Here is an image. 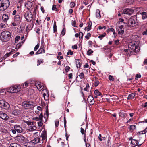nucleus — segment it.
<instances>
[{"label": "nucleus", "mask_w": 147, "mask_h": 147, "mask_svg": "<svg viewBox=\"0 0 147 147\" xmlns=\"http://www.w3.org/2000/svg\"><path fill=\"white\" fill-rule=\"evenodd\" d=\"M11 37L10 32L8 31H5L1 32L0 39L2 41L6 42L9 40Z\"/></svg>", "instance_id": "1"}, {"label": "nucleus", "mask_w": 147, "mask_h": 147, "mask_svg": "<svg viewBox=\"0 0 147 147\" xmlns=\"http://www.w3.org/2000/svg\"><path fill=\"white\" fill-rule=\"evenodd\" d=\"M10 5L9 0H0V11H4Z\"/></svg>", "instance_id": "2"}, {"label": "nucleus", "mask_w": 147, "mask_h": 147, "mask_svg": "<svg viewBox=\"0 0 147 147\" xmlns=\"http://www.w3.org/2000/svg\"><path fill=\"white\" fill-rule=\"evenodd\" d=\"M128 48L131 51V52H135L136 53L138 51L140 47L135 43L131 42L129 44Z\"/></svg>", "instance_id": "3"}, {"label": "nucleus", "mask_w": 147, "mask_h": 147, "mask_svg": "<svg viewBox=\"0 0 147 147\" xmlns=\"http://www.w3.org/2000/svg\"><path fill=\"white\" fill-rule=\"evenodd\" d=\"M21 88L19 85H15L10 87L8 89V92L12 93H16L20 91Z\"/></svg>", "instance_id": "4"}, {"label": "nucleus", "mask_w": 147, "mask_h": 147, "mask_svg": "<svg viewBox=\"0 0 147 147\" xmlns=\"http://www.w3.org/2000/svg\"><path fill=\"white\" fill-rule=\"evenodd\" d=\"M22 105L25 109H28L33 107V103L32 102L26 101L23 102Z\"/></svg>", "instance_id": "5"}, {"label": "nucleus", "mask_w": 147, "mask_h": 147, "mask_svg": "<svg viewBox=\"0 0 147 147\" xmlns=\"http://www.w3.org/2000/svg\"><path fill=\"white\" fill-rule=\"evenodd\" d=\"M0 107L6 110H7L10 107L8 103L3 100H0Z\"/></svg>", "instance_id": "6"}, {"label": "nucleus", "mask_w": 147, "mask_h": 147, "mask_svg": "<svg viewBox=\"0 0 147 147\" xmlns=\"http://www.w3.org/2000/svg\"><path fill=\"white\" fill-rule=\"evenodd\" d=\"M27 138L21 135L18 136L15 138V140L18 142L23 143L26 141Z\"/></svg>", "instance_id": "7"}, {"label": "nucleus", "mask_w": 147, "mask_h": 147, "mask_svg": "<svg viewBox=\"0 0 147 147\" xmlns=\"http://www.w3.org/2000/svg\"><path fill=\"white\" fill-rule=\"evenodd\" d=\"M24 17L28 22H30L33 19V15L30 11H27L24 14Z\"/></svg>", "instance_id": "8"}, {"label": "nucleus", "mask_w": 147, "mask_h": 147, "mask_svg": "<svg viewBox=\"0 0 147 147\" xmlns=\"http://www.w3.org/2000/svg\"><path fill=\"white\" fill-rule=\"evenodd\" d=\"M11 114L16 116H19L21 113L18 107H15L11 111Z\"/></svg>", "instance_id": "9"}, {"label": "nucleus", "mask_w": 147, "mask_h": 147, "mask_svg": "<svg viewBox=\"0 0 147 147\" xmlns=\"http://www.w3.org/2000/svg\"><path fill=\"white\" fill-rule=\"evenodd\" d=\"M134 12V10L130 8H126L123 11V13L131 15Z\"/></svg>", "instance_id": "10"}, {"label": "nucleus", "mask_w": 147, "mask_h": 147, "mask_svg": "<svg viewBox=\"0 0 147 147\" xmlns=\"http://www.w3.org/2000/svg\"><path fill=\"white\" fill-rule=\"evenodd\" d=\"M39 138H42V143H43L44 142H46L47 138L46 131H42L40 136L39 137Z\"/></svg>", "instance_id": "11"}, {"label": "nucleus", "mask_w": 147, "mask_h": 147, "mask_svg": "<svg viewBox=\"0 0 147 147\" xmlns=\"http://www.w3.org/2000/svg\"><path fill=\"white\" fill-rule=\"evenodd\" d=\"M136 20L132 17L131 18L128 20V23L129 25L131 26H134L136 24Z\"/></svg>", "instance_id": "12"}, {"label": "nucleus", "mask_w": 147, "mask_h": 147, "mask_svg": "<svg viewBox=\"0 0 147 147\" xmlns=\"http://www.w3.org/2000/svg\"><path fill=\"white\" fill-rule=\"evenodd\" d=\"M123 27V26L122 25L116 27V30L118 31V34L121 35L124 33V30Z\"/></svg>", "instance_id": "13"}, {"label": "nucleus", "mask_w": 147, "mask_h": 147, "mask_svg": "<svg viewBox=\"0 0 147 147\" xmlns=\"http://www.w3.org/2000/svg\"><path fill=\"white\" fill-rule=\"evenodd\" d=\"M0 118L6 121L9 119V116L5 113H0Z\"/></svg>", "instance_id": "14"}, {"label": "nucleus", "mask_w": 147, "mask_h": 147, "mask_svg": "<svg viewBox=\"0 0 147 147\" xmlns=\"http://www.w3.org/2000/svg\"><path fill=\"white\" fill-rule=\"evenodd\" d=\"M131 142L133 145L135 147H139L142 145V143L139 144H138V141L135 139H132L131 141Z\"/></svg>", "instance_id": "15"}, {"label": "nucleus", "mask_w": 147, "mask_h": 147, "mask_svg": "<svg viewBox=\"0 0 147 147\" xmlns=\"http://www.w3.org/2000/svg\"><path fill=\"white\" fill-rule=\"evenodd\" d=\"M41 138L39 137H38L34 138V139L31 141V142L32 143L37 144L38 143H42V141L40 140Z\"/></svg>", "instance_id": "16"}, {"label": "nucleus", "mask_w": 147, "mask_h": 147, "mask_svg": "<svg viewBox=\"0 0 147 147\" xmlns=\"http://www.w3.org/2000/svg\"><path fill=\"white\" fill-rule=\"evenodd\" d=\"M35 86L39 91L42 90L44 86L40 82H37L35 84Z\"/></svg>", "instance_id": "17"}, {"label": "nucleus", "mask_w": 147, "mask_h": 147, "mask_svg": "<svg viewBox=\"0 0 147 147\" xmlns=\"http://www.w3.org/2000/svg\"><path fill=\"white\" fill-rule=\"evenodd\" d=\"M14 129L18 133H21L23 132V129L19 125H15Z\"/></svg>", "instance_id": "18"}, {"label": "nucleus", "mask_w": 147, "mask_h": 147, "mask_svg": "<svg viewBox=\"0 0 147 147\" xmlns=\"http://www.w3.org/2000/svg\"><path fill=\"white\" fill-rule=\"evenodd\" d=\"M87 100L88 102H90V105H92L94 104V101H93V100H94V98L92 96L90 95L88 97Z\"/></svg>", "instance_id": "19"}, {"label": "nucleus", "mask_w": 147, "mask_h": 147, "mask_svg": "<svg viewBox=\"0 0 147 147\" xmlns=\"http://www.w3.org/2000/svg\"><path fill=\"white\" fill-rule=\"evenodd\" d=\"M2 20L4 22H6L9 19L8 16L7 14H4L2 18Z\"/></svg>", "instance_id": "20"}, {"label": "nucleus", "mask_w": 147, "mask_h": 147, "mask_svg": "<svg viewBox=\"0 0 147 147\" xmlns=\"http://www.w3.org/2000/svg\"><path fill=\"white\" fill-rule=\"evenodd\" d=\"M124 52L127 56H130L132 54V53H133L131 52V51L128 48V49H124Z\"/></svg>", "instance_id": "21"}, {"label": "nucleus", "mask_w": 147, "mask_h": 147, "mask_svg": "<svg viewBox=\"0 0 147 147\" xmlns=\"http://www.w3.org/2000/svg\"><path fill=\"white\" fill-rule=\"evenodd\" d=\"M92 25V23L91 22L88 23V25L87 27H86L85 28V30H87L88 31H89L91 28Z\"/></svg>", "instance_id": "22"}, {"label": "nucleus", "mask_w": 147, "mask_h": 147, "mask_svg": "<svg viewBox=\"0 0 147 147\" xmlns=\"http://www.w3.org/2000/svg\"><path fill=\"white\" fill-rule=\"evenodd\" d=\"M14 19L16 21L20 22L21 20V18L19 15H17L15 16Z\"/></svg>", "instance_id": "23"}, {"label": "nucleus", "mask_w": 147, "mask_h": 147, "mask_svg": "<svg viewBox=\"0 0 147 147\" xmlns=\"http://www.w3.org/2000/svg\"><path fill=\"white\" fill-rule=\"evenodd\" d=\"M10 147H21V146L16 143H11L10 144Z\"/></svg>", "instance_id": "24"}, {"label": "nucleus", "mask_w": 147, "mask_h": 147, "mask_svg": "<svg viewBox=\"0 0 147 147\" xmlns=\"http://www.w3.org/2000/svg\"><path fill=\"white\" fill-rule=\"evenodd\" d=\"M140 13L142 15V19H144L147 18V13L146 12H140Z\"/></svg>", "instance_id": "25"}, {"label": "nucleus", "mask_w": 147, "mask_h": 147, "mask_svg": "<svg viewBox=\"0 0 147 147\" xmlns=\"http://www.w3.org/2000/svg\"><path fill=\"white\" fill-rule=\"evenodd\" d=\"M36 129V127L35 126L33 125L32 126L29 127L28 129L30 131H32Z\"/></svg>", "instance_id": "26"}, {"label": "nucleus", "mask_w": 147, "mask_h": 147, "mask_svg": "<svg viewBox=\"0 0 147 147\" xmlns=\"http://www.w3.org/2000/svg\"><path fill=\"white\" fill-rule=\"evenodd\" d=\"M44 47V45H42L39 49L38 50L40 54L44 53L45 52V50L43 49Z\"/></svg>", "instance_id": "27"}, {"label": "nucleus", "mask_w": 147, "mask_h": 147, "mask_svg": "<svg viewBox=\"0 0 147 147\" xmlns=\"http://www.w3.org/2000/svg\"><path fill=\"white\" fill-rule=\"evenodd\" d=\"M119 115L120 117L123 118H124L127 115L125 113H124L123 112H120L119 113Z\"/></svg>", "instance_id": "28"}, {"label": "nucleus", "mask_w": 147, "mask_h": 147, "mask_svg": "<svg viewBox=\"0 0 147 147\" xmlns=\"http://www.w3.org/2000/svg\"><path fill=\"white\" fill-rule=\"evenodd\" d=\"M135 96V93H131L129 95L128 97L127 98L128 100H129L133 98Z\"/></svg>", "instance_id": "29"}, {"label": "nucleus", "mask_w": 147, "mask_h": 147, "mask_svg": "<svg viewBox=\"0 0 147 147\" xmlns=\"http://www.w3.org/2000/svg\"><path fill=\"white\" fill-rule=\"evenodd\" d=\"M96 16L97 18H100L101 17L100 12L99 9H97L96 11Z\"/></svg>", "instance_id": "30"}, {"label": "nucleus", "mask_w": 147, "mask_h": 147, "mask_svg": "<svg viewBox=\"0 0 147 147\" xmlns=\"http://www.w3.org/2000/svg\"><path fill=\"white\" fill-rule=\"evenodd\" d=\"M13 54L12 51H11L8 53L5 54L4 56V59H5L6 58L9 56Z\"/></svg>", "instance_id": "31"}, {"label": "nucleus", "mask_w": 147, "mask_h": 147, "mask_svg": "<svg viewBox=\"0 0 147 147\" xmlns=\"http://www.w3.org/2000/svg\"><path fill=\"white\" fill-rule=\"evenodd\" d=\"M7 121V123L8 124L10 123H14L15 122V120L12 118H9L8 120Z\"/></svg>", "instance_id": "32"}, {"label": "nucleus", "mask_w": 147, "mask_h": 147, "mask_svg": "<svg viewBox=\"0 0 147 147\" xmlns=\"http://www.w3.org/2000/svg\"><path fill=\"white\" fill-rule=\"evenodd\" d=\"M94 93L96 96H100L102 94L98 90H96L94 91Z\"/></svg>", "instance_id": "33"}, {"label": "nucleus", "mask_w": 147, "mask_h": 147, "mask_svg": "<svg viewBox=\"0 0 147 147\" xmlns=\"http://www.w3.org/2000/svg\"><path fill=\"white\" fill-rule=\"evenodd\" d=\"M23 121L24 122L27 124L28 125H33L34 124L33 122L28 121L26 120H23Z\"/></svg>", "instance_id": "34"}, {"label": "nucleus", "mask_w": 147, "mask_h": 147, "mask_svg": "<svg viewBox=\"0 0 147 147\" xmlns=\"http://www.w3.org/2000/svg\"><path fill=\"white\" fill-rule=\"evenodd\" d=\"M43 95L44 100L48 102H49L48 96L45 93L43 94Z\"/></svg>", "instance_id": "35"}, {"label": "nucleus", "mask_w": 147, "mask_h": 147, "mask_svg": "<svg viewBox=\"0 0 147 147\" xmlns=\"http://www.w3.org/2000/svg\"><path fill=\"white\" fill-rule=\"evenodd\" d=\"M53 28L54 32L55 33L56 32H57V31L56 23L55 21L54 22Z\"/></svg>", "instance_id": "36"}, {"label": "nucleus", "mask_w": 147, "mask_h": 147, "mask_svg": "<svg viewBox=\"0 0 147 147\" xmlns=\"http://www.w3.org/2000/svg\"><path fill=\"white\" fill-rule=\"evenodd\" d=\"M76 66L78 68H79L81 66V63L79 59H77L76 61Z\"/></svg>", "instance_id": "37"}, {"label": "nucleus", "mask_w": 147, "mask_h": 147, "mask_svg": "<svg viewBox=\"0 0 147 147\" xmlns=\"http://www.w3.org/2000/svg\"><path fill=\"white\" fill-rule=\"evenodd\" d=\"M134 1V0H126V3L129 5H131L132 4Z\"/></svg>", "instance_id": "38"}, {"label": "nucleus", "mask_w": 147, "mask_h": 147, "mask_svg": "<svg viewBox=\"0 0 147 147\" xmlns=\"http://www.w3.org/2000/svg\"><path fill=\"white\" fill-rule=\"evenodd\" d=\"M93 52V51L91 49H89L87 51V54L89 55H90Z\"/></svg>", "instance_id": "39"}, {"label": "nucleus", "mask_w": 147, "mask_h": 147, "mask_svg": "<svg viewBox=\"0 0 147 147\" xmlns=\"http://www.w3.org/2000/svg\"><path fill=\"white\" fill-rule=\"evenodd\" d=\"M43 62V60H42L41 59H38L37 60V65L38 66H39V65H40L41 63H42Z\"/></svg>", "instance_id": "40"}, {"label": "nucleus", "mask_w": 147, "mask_h": 147, "mask_svg": "<svg viewBox=\"0 0 147 147\" xmlns=\"http://www.w3.org/2000/svg\"><path fill=\"white\" fill-rule=\"evenodd\" d=\"M109 30L111 32H113V34L114 35V37H115V36H116V34L114 30V29L113 28H109Z\"/></svg>", "instance_id": "41"}, {"label": "nucleus", "mask_w": 147, "mask_h": 147, "mask_svg": "<svg viewBox=\"0 0 147 147\" xmlns=\"http://www.w3.org/2000/svg\"><path fill=\"white\" fill-rule=\"evenodd\" d=\"M108 78L109 80H111L112 81H114V78L111 75H109L108 77Z\"/></svg>", "instance_id": "42"}, {"label": "nucleus", "mask_w": 147, "mask_h": 147, "mask_svg": "<svg viewBox=\"0 0 147 147\" xmlns=\"http://www.w3.org/2000/svg\"><path fill=\"white\" fill-rule=\"evenodd\" d=\"M136 126L134 125H130L129 127V128L130 129L132 130L134 129H136Z\"/></svg>", "instance_id": "43"}, {"label": "nucleus", "mask_w": 147, "mask_h": 147, "mask_svg": "<svg viewBox=\"0 0 147 147\" xmlns=\"http://www.w3.org/2000/svg\"><path fill=\"white\" fill-rule=\"evenodd\" d=\"M80 132L82 135L85 134L86 130H84L82 127L80 128Z\"/></svg>", "instance_id": "44"}, {"label": "nucleus", "mask_w": 147, "mask_h": 147, "mask_svg": "<svg viewBox=\"0 0 147 147\" xmlns=\"http://www.w3.org/2000/svg\"><path fill=\"white\" fill-rule=\"evenodd\" d=\"M45 118H47L49 115L48 110L47 108L45 114L44 115Z\"/></svg>", "instance_id": "45"}, {"label": "nucleus", "mask_w": 147, "mask_h": 147, "mask_svg": "<svg viewBox=\"0 0 147 147\" xmlns=\"http://www.w3.org/2000/svg\"><path fill=\"white\" fill-rule=\"evenodd\" d=\"M71 24L72 25V26L74 27H77V26H76V21H73L72 20V22H71Z\"/></svg>", "instance_id": "46"}, {"label": "nucleus", "mask_w": 147, "mask_h": 147, "mask_svg": "<svg viewBox=\"0 0 147 147\" xmlns=\"http://www.w3.org/2000/svg\"><path fill=\"white\" fill-rule=\"evenodd\" d=\"M64 127L65 129L66 130V124L67 123L66 120L65 119V117H64Z\"/></svg>", "instance_id": "47"}, {"label": "nucleus", "mask_w": 147, "mask_h": 147, "mask_svg": "<svg viewBox=\"0 0 147 147\" xmlns=\"http://www.w3.org/2000/svg\"><path fill=\"white\" fill-rule=\"evenodd\" d=\"M105 35L106 33H104L102 34L99 36H98V38H99L101 40L105 36Z\"/></svg>", "instance_id": "48"}, {"label": "nucleus", "mask_w": 147, "mask_h": 147, "mask_svg": "<svg viewBox=\"0 0 147 147\" xmlns=\"http://www.w3.org/2000/svg\"><path fill=\"white\" fill-rule=\"evenodd\" d=\"M147 132V128H146L144 130L139 132V134H144Z\"/></svg>", "instance_id": "49"}, {"label": "nucleus", "mask_w": 147, "mask_h": 147, "mask_svg": "<svg viewBox=\"0 0 147 147\" xmlns=\"http://www.w3.org/2000/svg\"><path fill=\"white\" fill-rule=\"evenodd\" d=\"M55 125L56 127H57L59 125V121L58 120H55Z\"/></svg>", "instance_id": "50"}, {"label": "nucleus", "mask_w": 147, "mask_h": 147, "mask_svg": "<svg viewBox=\"0 0 147 147\" xmlns=\"http://www.w3.org/2000/svg\"><path fill=\"white\" fill-rule=\"evenodd\" d=\"M43 118V115L42 113H41L40 115L39 116L38 119L40 121H42Z\"/></svg>", "instance_id": "51"}, {"label": "nucleus", "mask_w": 147, "mask_h": 147, "mask_svg": "<svg viewBox=\"0 0 147 147\" xmlns=\"http://www.w3.org/2000/svg\"><path fill=\"white\" fill-rule=\"evenodd\" d=\"M91 35L90 33H88L87 35L85 36V38L87 39L88 40L89 38V37H90Z\"/></svg>", "instance_id": "52"}, {"label": "nucleus", "mask_w": 147, "mask_h": 147, "mask_svg": "<svg viewBox=\"0 0 147 147\" xmlns=\"http://www.w3.org/2000/svg\"><path fill=\"white\" fill-rule=\"evenodd\" d=\"M70 5L71 8H73L75 6V3L73 2H71Z\"/></svg>", "instance_id": "53"}, {"label": "nucleus", "mask_w": 147, "mask_h": 147, "mask_svg": "<svg viewBox=\"0 0 147 147\" xmlns=\"http://www.w3.org/2000/svg\"><path fill=\"white\" fill-rule=\"evenodd\" d=\"M67 54L68 55H72L73 54V53L71 50H69L67 52Z\"/></svg>", "instance_id": "54"}, {"label": "nucleus", "mask_w": 147, "mask_h": 147, "mask_svg": "<svg viewBox=\"0 0 147 147\" xmlns=\"http://www.w3.org/2000/svg\"><path fill=\"white\" fill-rule=\"evenodd\" d=\"M39 44L38 43L37 45L35 46L34 50L35 51H36L39 48Z\"/></svg>", "instance_id": "55"}, {"label": "nucleus", "mask_w": 147, "mask_h": 147, "mask_svg": "<svg viewBox=\"0 0 147 147\" xmlns=\"http://www.w3.org/2000/svg\"><path fill=\"white\" fill-rule=\"evenodd\" d=\"M83 33L81 32L79 33V38L80 39H82L83 38Z\"/></svg>", "instance_id": "56"}, {"label": "nucleus", "mask_w": 147, "mask_h": 147, "mask_svg": "<svg viewBox=\"0 0 147 147\" xmlns=\"http://www.w3.org/2000/svg\"><path fill=\"white\" fill-rule=\"evenodd\" d=\"M89 88V85L88 84H87L86 85V87L84 88V90L85 91H88V90Z\"/></svg>", "instance_id": "57"}, {"label": "nucleus", "mask_w": 147, "mask_h": 147, "mask_svg": "<svg viewBox=\"0 0 147 147\" xmlns=\"http://www.w3.org/2000/svg\"><path fill=\"white\" fill-rule=\"evenodd\" d=\"M99 84V82L98 80H96L94 82V85L95 86H97Z\"/></svg>", "instance_id": "58"}, {"label": "nucleus", "mask_w": 147, "mask_h": 147, "mask_svg": "<svg viewBox=\"0 0 147 147\" xmlns=\"http://www.w3.org/2000/svg\"><path fill=\"white\" fill-rule=\"evenodd\" d=\"M65 33V29L64 28H63L61 32V34H62L63 35H64Z\"/></svg>", "instance_id": "59"}, {"label": "nucleus", "mask_w": 147, "mask_h": 147, "mask_svg": "<svg viewBox=\"0 0 147 147\" xmlns=\"http://www.w3.org/2000/svg\"><path fill=\"white\" fill-rule=\"evenodd\" d=\"M20 38V36H17L15 38V42H17L19 40Z\"/></svg>", "instance_id": "60"}, {"label": "nucleus", "mask_w": 147, "mask_h": 147, "mask_svg": "<svg viewBox=\"0 0 147 147\" xmlns=\"http://www.w3.org/2000/svg\"><path fill=\"white\" fill-rule=\"evenodd\" d=\"M52 10L57 11V9L56 8V5H53L52 7Z\"/></svg>", "instance_id": "61"}, {"label": "nucleus", "mask_w": 147, "mask_h": 147, "mask_svg": "<svg viewBox=\"0 0 147 147\" xmlns=\"http://www.w3.org/2000/svg\"><path fill=\"white\" fill-rule=\"evenodd\" d=\"M70 69V67L69 66H67L65 68V70L66 72H67Z\"/></svg>", "instance_id": "62"}, {"label": "nucleus", "mask_w": 147, "mask_h": 147, "mask_svg": "<svg viewBox=\"0 0 147 147\" xmlns=\"http://www.w3.org/2000/svg\"><path fill=\"white\" fill-rule=\"evenodd\" d=\"M141 77V75L140 74H137L136 75V78L135 79L136 80H138V78H140Z\"/></svg>", "instance_id": "63"}, {"label": "nucleus", "mask_w": 147, "mask_h": 147, "mask_svg": "<svg viewBox=\"0 0 147 147\" xmlns=\"http://www.w3.org/2000/svg\"><path fill=\"white\" fill-rule=\"evenodd\" d=\"M43 124V123L41 121H40L38 123V125L39 127L42 126Z\"/></svg>", "instance_id": "64"}]
</instances>
